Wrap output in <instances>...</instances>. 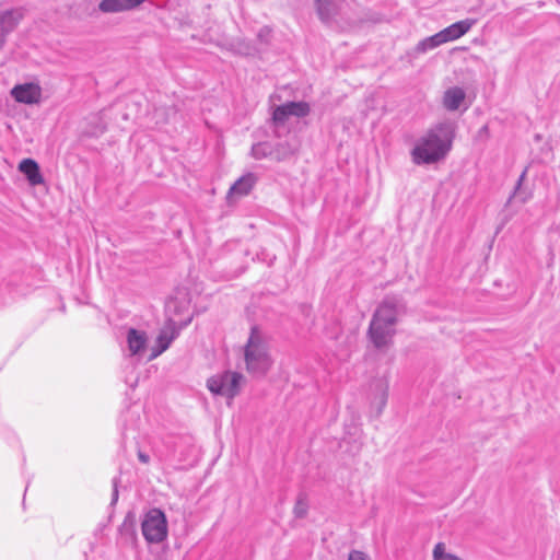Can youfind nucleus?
<instances>
[{
	"label": "nucleus",
	"mask_w": 560,
	"mask_h": 560,
	"mask_svg": "<svg viewBox=\"0 0 560 560\" xmlns=\"http://www.w3.org/2000/svg\"><path fill=\"white\" fill-rule=\"evenodd\" d=\"M454 129L450 122H440L420 137L410 154L416 165H429L443 160L452 149Z\"/></svg>",
	"instance_id": "obj_1"
},
{
	"label": "nucleus",
	"mask_w": 560,
	"mask_h": 560,
	"mask_svg": "<svg viewBox=\"0 0 560 560\" xmlns=\"http://www.w3.org/2000/svg\"><path fill=\"white\" fill-rule=\"evenodd\" d=\"M397 304L393 299H385L376 308L369 327V337L376 348L392 342L397 322Z\"/></svg>",
	"instance_id": "obj_2"
},
{
	"label": "nucleus",
	"mask_w": 560,
	"mask_h": 560,
	"mask_svg": "<svg viewBox=\"0 0 560 560\" xmlns=\"http://www.w3.org/2000/svg\"><path fill=\"white\" fill-rule=\"evenodd\" d=\"M244 359L247 372L256 377L264 376L272 365L268 343L261 337L257 327H253L245 346Z\"/></svg>",
	"instance_id": "obj_3"
},
{
	"label": "nucleus",
	"mask_w": 560,
	"mask_h": 560,
	"mask_svg": "<svg viewBox=\"0 0 560 560\" xmlns=\"http://www.w3.org/2000/svg\"><path fill=\"white\" fill-rule=\"evenodd\" d=\"M244 376L236 371H223L217 373L208 378L207 388L213 395H220L228 399V405H231L233 399L241 393Z\"/></svg>",
	"instance_id": "obj_4"
},
{
	"label": "nucleus",
	"mask_w": 560,
	"mask_h": 560,
	"mask_svg": "<svg viewBox=\"0 0 560 560\" xmlns=\"http://www.w3.org/2000/svg\"><path fill=\"white\" fill-rule=\"evenodd\" d=\"M141 530L149 544H160L167 537V520L160 509H150L141 522Z\"/></svg>",
	"instance_id": "obj_5"
},
{
	"label": "nucleus",
	"mask_w": 560,
	"mask_h": 560,
	"mask_svg": "<svg viewBox=\"0 0 560 560\" xmlns=\"http://www.w3.org/2000/svg\"><path fill=\"white\" fill-rule=\"evenodd\" d=\"M310 105L306 102H288L280 106H275L271 114V125L277 137L281 136L287 121L291 116L302 118L310 114Z\"/></svg>",
	"instance_id": "obj_6"
},
{
	"label": "nucleus",
	"mask_w": 560,
	"mask_h": 560,
	"mask_svg": "<svg viewBox=\"0 0 560 560\" xmlns=\"http://www.w3.org/2000/svg\"><path fill=\"white\" fill-rule=\"evenodd\" d=\"M26 13L25 8H0V47H3L7 37L16 30Z\"/></svg>",
	"instance_id": "obj_7"
},
{
	"label": "nucleus",
	"mask_w": 560,
	"mask_h": 560,
	"mask_svg": "<svg viewBox=\"0 0 560 560\" xmlns=\"http://www.w3.org/2000/svg\"><path fill=\"white\" fill-rule=\"evenodd\" d=\"M42 94L43 90L36 82L15 84L10 91V95L16 103L25 105L39 104L42 101Z\"/></svg>",
	"instance_id": "obj_8"
},
{
	"label": "nucleus",
	"mask_w": 560,
	"mask_h": 560,
	"mask_svg": "<svg viewBox=\"0 0 560 560\" xmlns=\"http://www.w3.org/2000/svg\"><path fill=\"white\" fill-rule=\"evenodd\" d=\"M127 346L130 364H135L140 360L142 353L145 350V332L135 328H130L127 332Z\"/></svg>",
	"instance_id": "obj_9"
},
{
	"label": "nucleus",
	"mask_w": 560,
	"mask_h": 560,
	"mask_svg": "<svg viewBox=\"0 0 560 560\" xmlns=\"http://www.w3.org/2000/svg\"><path fill=\"white\" fill-rule=\"evenodd\" d=\"M371 407L375 410V416L378 417L387 404L388 382L384 378L374 380L371 384Z\"/></svg>",
	"instance_id": "obj_10"
},
{
	"label": "nucleus",
	"mask_w": 560,
	"mask_h": 560,
	"mask_svg": "<svg viewBox=\"0 0 560 560\" xmlns=\"http://www.w3.org/2000/svg\"><path fill=\"white\" fill-rule=\"evenodd\" d=\"M343 0H314L319 20L326 25H331L339 13L340 3Z\"/></svg>",
	"instance_id": "obj_11"
},
{
	"label": "nucleus",
	"mask_w": 560,
	"mask_h": 560,
	"mask_svg": "<svg viewBox=\"0 0 560 560\" xmlns=\"http://www.w3.org/2000/svg\"><path fill=\"white\" fill-rule=\"evenodd\" d=\"M476 20L466 19L451 24L444 30L440 31V37L443 43L453 42L464 36L475 25Z\"/></svg>",
	"instance_id": "obj_12"
},
{
	"label": "nucleus",
	"mask_w": 560,
	"mask_h": 560,
	"mask_svg": "<svg viewBox=\"0 0 560 560\" xmlns=\"http://www.w3.org/2000/svg\"><path fill=\"white\" fill-rule=\"evenodd\" d=\"M18 168L32 186H37L44 183L39 165L35 160L24 159L20 162Z\"/></svg>",
	"instance_id": "obj_13"
},
{
	"label": "nucleus",
	"mask_w": 560,
	"mask_h": 560,
	"mask_svg": "<svg viewBox=\"0 0 560 560\" xmlns=\"http://www.w3.org/2000/svg\"><path fill=\"white\" fill-rule=\"evenodd\" d=\"M257 182V176L247 173L240 177L230 188L229 198H240L248 195Z\"/></svg>",
	"instance_id": "obj_14"
},
{
	"label": "nucleus",
	"mask_w": 560,
	"mask_h": 560,
	"mask_svg": "<svg viewBox=\"0 0 560 560\" xmlns=\"http://www.w3.org/2000/svg\"><path fill=\"white\" fill-rule=\"evenodd\" d=\"M145 0H102L98 4L103 13L129 11L142 4Z\"/></svg>",
	"instance_id": "obj_15"
},
{
	"label": "nucleus",
	"mask_w": 560,
	"mask_h": 560,
	"mask_svg": "<svg viewBox=\"0 0 560 560\" xmlns=\"http://www.w3.org/2000/svg\"><path fill=\"white\" fill-rule=\"evenodd\" d=\"M465 97L466 93L464 89L459 86H452L444 92L442 103L447 110L455 112L459 109Z\"/></svg>",
	"instance_id": "obj_16"
},
{
	"label": "nucleus",
	"mask_w": 560,
	"mask_h": 560,
	"mask_svg": "<svg viewBox=\"0 0 560 560\" xmlns=\"http://www.w3.org/2000/svg\"><path fill=\"white\" fill-rule=\"evenodd\" d=\"M174 339L175 335L173 332L168 334L167 331H161L156 339V348L152 350L148 360H153L163 353L166 349H168Z\"/></svg>",
	"instance_id": "obj_17"
},
{
	"label": "nucleus",
	"mask_w": 560,
	"mask_h": 560,
	"mask_svg": "<svg viewBox=\"0 0 560 560\" xmlns=\"http://www.w3.org/2000/svg\"><path fill=\"white\" fill-rule=\"evenodd\" d=\"M250 153L256 160H261L268 156L275 159V147L269 142H258L252 147Z\"/></svg>",
	"instance_id": "obj_18"
},
{
	"label": "nucleus",
	"mask_w": 560,
	"mask_h": 560,
	"mask_svg": "<svg viewBox=\"0 0 560 560\" xmlns=\"http://www.w3.org/2000/svg\"><path fill=\"white\" fill-rule=\"evenodd\" d=\"M296 149V144L290 141L279 142L275 147V159L277 161L287 160L295 153Z\"/></svg>",
	"instance_id": "obj_19"
},
{
	"label": "nucleus",
	"mask_w": 560,
	"mask_h": 560,
	"mask_svg": "<svg viewBox=\"0 0 560 560\" xmlns=\"http://www.w3.org/2000/svg\"><path fill=\"white\" fill-rule=\"evenodd\" d=\"M444 44L440 37V33H436L430 37L420 40L416 47L418 52H427L428 50L434 49L440 45Z\"/></svg>",
	"instance_id": "obj_20"
},
{
	"label": "nucleus",
	"mask_w": 560,
	"mask_h": 560,
	"mask_svg": "<svg viewBox=\"0 0 560 560\" xmlns=\"http://www.w3.org/2000/svg\"><path fill=\"white\" fill-rule=\"evenodd\" d=\"M307 511H308L307 498L304 493H300L296 499V502H295V505L293 509V513L296 518H303L306 516Z\"/></svg>",
	"instance_id": "obj_21"
},
{
	"label": "nucleus",
	"mask_w": 560,
	"mask_h": 560,
	"mask_svg": "<svg viewBox=\"0 0 560 560\" xmlns=\"http://www.w3.org/2000/svg\"><path fill=\"white\" fill-rule=\"evenodd\" d=\"M526 174H527V168H525L522 172V174L520 175V177L517 179V183H516V186H515L514 191H513V197L518 198L520 201L523 202V203H525L530 198V195L521 191V187L523 185V182L525 180Z\"/></svg>",
	"instance_id": "obj_22"
},
{
	"label": "nucleus",
	"mask_w": 560,
	"mask_h": 560,
	"mask_svg": "<svg viewBox=\"0 0 560 560\" xmlns=\"http://www.w3.org/2000/svg\"><path fill=\"white\" fill-rule=\"evenodd\" d=\"M433 560H457V558L451 553H446L444 544L439 542L433 550Z\"/></svg>",
	"instance_id": "obj_23"
},
{
	"label": "nucleus",
	"mask_w": 560,
	"mask_h": 560,
	"mask_svg": "<svg viewBox=\"0 0 560 560\" xmlns=\"http://www.w3.org/2000/svg\"><path fill=\"white\" fill-rule=\"evenodd\" d=\"M348 560H370L369 556L359 550H352L349 553Z\"/></svg>",
	"instance_id": "obj_24"
},
{
	"label": "nucleus",
	"mask_w": 560,
	"mask_h": 560,
	"mask_svg": "<svg viewBox=\"0 0 560 560\" xmlns=\"http://www.w3.org/2000/svg\"><path fill=\"white\" fill-rule=\"evenodd\" d=\"M138 458L143 464H148L150 462V456L141 451L138 452Z\"/></svg>",
	"instance_id": "obj_25"
},
{
	"label": "nucleus",
	"mask_w": 560,
	"mask_h": 560,
	"mask_svg": "<svg viewBox=\"0 0 560 560\" xmlns=\"http://www.w3.org/2000/svg\"><path fill=\"white\" fill-rule=\"evenodd\" d=\"M118 500V489L116 482H114V490L112 494V503H115Z\"/></svg>",
	"instance_id": "obj_26"
}]
</instances>
